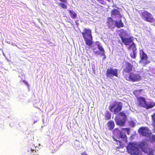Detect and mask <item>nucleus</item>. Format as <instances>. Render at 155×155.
<instances>
[{
    "mask_svg": "<svg viewBox=\"0 0 155 155\" xmlns=\"http://www.w3.org/2000/svg\"><path fill=\"white\" fill-rule=\"evenodd\" d=\"M148 144L145 140L140 142L138 144L133 143H129L127 147V152L131 155H141V153L138 148L139 147L141 150L145 153H147L149 151Z\"/></svg>",
    "mask_w": 155,
    "mask_h": 155,
    "instance_id": "obj_1",
    "label": "nucleus"
},
{
    "mask_svg": "<svg viewBox=\"0 0 155 155\" xmlns=\"http://www.w3.org/2000/svg\"><path fill=\"white\" fill-rule=\"evenodd\" d=\"M123 106L122 102L115 101L112 104L110 105L109 109L110 112H113L114 114L119 113V116L123 117L124 119H125L126 118L125 114L123 112H120L122 110Z\"/></svg>",
    "mask_w": 155,
    "mask_h": 155,
    "instance_id": "obj_2",
    "label": "nucleus"
},
{
    "mask_svg": "<svg viewBox=\"0 0 155 155\" xmlns=\"http://www.w3.org/2000/svg\"><path fill=\"white\" fill-rule=\"evenodd\" d=\"M137 105L140 107H143L146 109L152 108L155 106V102L151 101L148 104L145 98L141 97H137Z\"/></svg>",
    "mask_w": 155,
    "mask_h": 155,
    "instance_id": "obj_3",
    "label": "nucleus"
},
{
    "mask_svg": "<svg viewBox=\"0 0 155 155\" xmlns=\"http://www.w3.org/2000/svg\"><path fill=\"white\" fill-rule=\"evenodd\" d=\"M81 33L82 36L87 46H90L93 44L92 36L91 30L89 29L85 28Z\"/></svg>",
    "mask_w": 155,
    "mask_h": 155,
    "instance_id": "obj_4",
    "label": "nucleus"
},
{
    "mask_svg": "<svg viewBox=\"0 0 155 155\" xmlns=\"http://www.w3.org/2000/svg\"><path fill=\"white\" fill-rule=\"evenodd\" d=\"M138 12L141 18L144 21L150 23L154 21V18L151 13L146 10L139 11Z\"/></svg>",
    "mask_w": 155,
    "mask_h": 155,
    "instance_id": "obj_5",
    "label": "nucleus"
},
{
    "mask_svg": "<svg viewBox=\"0 0 155 155\" xmlns=\"http://www.w3.org/2000/svg\"><path fill=\"white\" fill-rule=\"evenodd\" d=\"M125 78L127 80L129 81H131L133 82H137L140 81L141 79V77L138 74L135 73L134 72L130 73L129 76L126 75Z\"/></svg>",
    "mask_w": 155,
    "mask_h": 155,
    "instance_id": "obj_6",
    "label": "nucleus"
},
{
    "mask_svg": "<svg viewBox=\"0 0 155 155\" xmlns=\"http://www.w3.org/2000/svg\"><path fill=\"white\" fill-rule=\"evenodd\" d=\"M105 74L107 78L112 79L114 76L118 77V70L117 69H113L111 67L107 69Z\"/></svg>",
    "mask_w": 155,
    "mask_h": 155,
    "instance_id": "obj_7",
    "label": "nucleus"
},
{
    "mask_svg": "<svg viewBox=\"0 0 155 155\" xmlns=\"http://www.w3.org/2000/svg\"><path fill=\"white\" fill-rule=\"evenodd\" d=\"M122 67L123 69L122 73L125 76L127 73H129L132 71L133 65L130 62L126 61Z\"/></svg>",
    "mask_w": 155,
    "mask_h": 155,
    "instance_id": "obj_8",
    "label": "nucleus"
},
{
    "mask_svg": "<svg viewBox=\"0 0 155 155\" xmlns=\"http://www.w3.org/2000/svg\"><path fill=\"white\" fill-rule=\"evenodd\" d=\"M138 133L143 137H149L151 134V131L147 127H141L138 130Z\"/></svg>",
    "mask_w": 155,
    "mask_h": 155,
    "instance_id": "obj_9",
    "label": "nucleus"
},
{
    "mask_svg": "<svg viewBox=\"0 0 155 155\" xmlns=\"http://www.w3.org/2000/svg\"><path fill=\"white\" fill-rule=\"evenodd\" d=\"M140 60L139 61L140 63H143L144 66H145L150 63V62L148 61H146L144 62H143V61L147 60L148 57L147 54L144 52L143 50H140Z\"/></svg>",
    "mask_w": 155,
    "mask_h": 155,
    "instance_id": "obj_10",
    "label": "nucleus"
},
{
    "mask_svg": "<svg viewBox=\"0 0 155 155\" xmlns=\"http://www.w3.org/2000/svg\"><path fill=\"white\" fill-rule=\"evenodd\" d=\"M128 49L132 50L133 53H131L130 55L132 58L135 59L137 56V48L134 42H133L132 44L129 46Z\"/></svg>",
    "mask_w": 155,
    "mask_h": 155,
    "instance_id": "obj_11",
    "label": "nucleus"
},
{
    "mask_svg": "<svg viewBox=\"0 0 155 155\" xmlns=\"http://www.w3.org/2000/svg\"><path fill=\"white\" fill-rule=\"evenodd\" d=\"M113 132L116 136H117V134L118 135L119 134V137L120 138L123 139L125 142H127V137L125 133L122 132L117 128L114 129Z\"/></svg>",
    "mask_w": 155,
    "mask_h": 155,
    "instance_id": "obj_12",
    "label": "nucleus"
},
{
    "mask_svg": "<svg viewBox=\"0 0 155 155\" xmlns=\"http://www.w3.org/2000/svg\"><path fill=\"white\" fill-rule=\"evenodd\" d=\"M120 36L122 42L126 45H129L130 43L133 42V39L131 37L124 38L121 35H120Z\"/></svg>",
    "mask_w": 155,
    "mask_h": 155,
    "instance_id": "obj_13",
    "label": "nucleus"
},
{
    "mask_svg": "<svg viewBox=\"0 0 155 155\" xmlns=\"http://www.w3.org/2000/svg\"><path fill=\"white\" fill-rule=\"evenodd\" d=\"M98 48L100 51V52H99L98 51H94L95 54L96 55H98L100 54L101 56H104V59L105 58V55L104 52L105 51L103 48L99 44H98L97 45Z\"/></svg>",
    "mask_w": 155,
    "mask_h": 155,
    "instance_id": "obj_14",
    "label": "nucleus"
},
{
    "mask_svg": "<svg viewBox=\"0 0 155 155\" xmlns=\"http://www.w3.org/2000/svg\"><path fill=\"white\" fill-rule=\"evenodd\" d=\"M107 124L108 129L110 130H112L114 127V122L113 120L108 121Z\"/></svg>",
    "mask_w": 155,
    "mask_h": 155,
    "instance_id": "obj_15",
    "label": "nucleus"
},
{
    "mask_svg": "<svg viewBox=\"0 0 155 155\" xmlns=\"http://www.w3.org/2000/svg\"><path fill=\"white\" fill-rule=\"evenodd\" d=\"M107 23L109 27H112L114 24V21L113 18L111 17H108L107 18Z\"/></svg>",
    "mask_w": 155,
    "mask_h": 155,
    "instance_id": "obj_16",
    "label": "nucleus"
},
{
    "mask_svg": "<svg viewBox=\"0 0 155 155\" xmlns=\"http://www.w3.org/2000/svg\"><path fill=\"white\" fill-rule=\"evenodd\" d=\"M115 121L117 124L120 127H122L124 126L125 119H123L122 120L120 119H117L115 120Z\"/></svg>",
    "mask_w": 155,
    "mask_h": 155,
    "instance_id": "obj_17",
    "label": "nucleus"
},
{
    "mask_svg": "<svg viewBox=\"0 0 155 155\" xmlns=\"http://www.w3.org/2000/svg\"><path fill=\"white\" fill-rule=\"evenodd\" d=\"M68 11L70 16L72 18L75 19L76 18L77 16V14L73 10H68Z\"/></svg>",
    "mask_w": 155,
    "mask_h": 155,
    "instance_id": "obj_18",
    "label": "nucleus"
},
{
    "mask_svg": "<svg viewBox=\"0 0 155 155\" xmlns=\"http://www.w3.org/2000/svg\"><path fill=\"white\" fill-rule=\"evenodd\" d=\"M115 25L118 28L123 27L124 26V23H123L121 20L120 19L119 21H115Z\"/></svg>",
    "mask_w": 155,
    "mask_h": 155,
    "instance_id": "obj_19",
    "label": "nucleus"
},
{
    "mask_svg": "<svg viewBox=\"0 0 155 155\" xmlns=\"http://www.w3.org/2000/svg\"><path fill=\"white\" fill-rule=\"evenodd\" d=\"M113 138L114 141H116L117 145H118V146L117 147L118 148H120L123 147V145L122 144V143L120 141L117 140L115 138L113 137Z\"/></svg>",
    "mask_w": 155,
    "mask_h": 155,
    "instance_id": "obj_20",
    "label": "nucleus"
},
{
    "mask_svg": "<svg viewBox=\"0 0 155 155\" xmlns=\"http://www.w3.org/2000/svg\"><path fill=\"white\" fill-rule=\"evenodd\" d=\"M120 12L116 9H113L111 11V15H119Z\"/></svg>",
    "mask_w": 155,
    "mask_h": 155,
    "instance_id": "obj_21",
    "label": "nucleus"
},
{
    "mask_svg": "<svg viewBox=\"0 0 155 155\" xmlns=\"http://www.w3.org/2000/svg\"><path fill=\"white\" fill-rule=\"evenodd\" d=\"M142 91V89L135 90L134 91V94L136 97L138 96L141 94V92Z\"/></svg>",
    "mask_w": 155,
    "mask_h": 155,
    "instance_id": "obj_22",
    "label": "nucleus"
},
{
    "mask_svg": "<svg viewBox=\"0 0 155 155\" xmlns=\"http://www.w3.org/2000/svg\"><path fill=\"white\" fill-rule=\"evenodd\" d=\"M111 117V114L110 113L109 111L106 112L105 114V119L106 120H109L110 119Z\"/></svg>",
    "mask_w": 155,
    "mask_h": 155,
    "instance_id": "obj_23",
    "label": "nucleus"
},
{
    "mask_svg": "<svg viewBox=\"0 0 155 155\" xmlns=\"http://www.w3.org/2000/svg\"><path fill=\"white\" fill-rule=\"evenodd\" d=\"M152 125L155 126V112L151 115Z\"/></svg>",
    "mask_w": 155,
    "mask_h": 155,
    "instance_id": "obj_24",
    "label": "nucleus"
},
{
    "mask_svg": "<svg viewBox=\"0 0 155 155\" xmlns=\"http://www.w3.org/2000/svg\"><path fill=\"white\" fill-rule=\"evenodd\" d=\"M59 5L62 8L64 9H66L67 8V6L64 3H60L59 4Z\"/></svg>",
    "mask_w": 155,
    "mask_h": 155,
    "instance_id": "obj_25",
    "label": "nucleus"
},
{
    "mask_svg": "<svg viewBox=\"0 0 155 155\" xmlns=\"http://www.w3.org/2000/svg\"><path fill=\"white\" fill-rule=\"evenodd\" d=\"M150 140L151 142L155 141V135H153L150 138Z\"/></svg>",
    "mask_w": 155,
    "mask_h": 155,
    "instance_id": "obj_26",
    "label": "nucleus"
},
{
    "mask_svg": "<svg viewBox=\"0 0 155 155\" xmlns=\"http://www.w3.org/2000/svg\"><path fill=\"white\" fill-rule=\"evenodd\" d=\"M122 129L126 130L127 132V134L128 135L130 134V129L129 128H122Z\"/></svg>",
    "mask_w": 155,
    "mask_h": 155,
    "instance_id": "obj_27",
    "label": "nucleus"
},
{
    "mask_svg": "<svg viewBox=\"0 0 155 155\" xmlns=\"http://www.w3.org/2000/svg\"><path fill=\"white\" fill-rule=\"evenodd\" d=\"M23 82L25 84H26L27 86H29V85L28 82L27 81H25L24 80L23 81Z\"/></svg>",
    "mask_w": 155,
    "mask_h": 155,
    "instance_id": "obj_28",
    "label": "nucleus"
},
{
    "mask_svg": "<svg viewBox=\"0 0 155 155\" xmlns=\"http://www.w3.org/2000/svg\"><path fill=\"white\" fill-rule=\"evenodd\" d=\"M81 155H88L85 151L81 153Z\"/></svg>",
    "mask_w": 155,
    "mask_h": 155,
    "instance_id": "obj_29",
    "label": "nucleus"
},
{
    "mask_svg": "<svg viewBox=\"0 0 155 155\" xmlns=\"http://www.w3.org/2000/svg\"><path fill=\"white\" fill-rule=\"evenodd\" d=\"M148 155H154L152 151H150L148 153Z\"/></svg>",
    "mask_w": 155,
    "mask_h": 155,
    "instance_id": "obj_30",
    "label": "nucleus"
},
{
    "mask_svg": "<svg viewBox=\"0 0 155 155\" xmlns=\"http://www.w3.org/2000/svg\"><path fill=\"white\" fill-rule=\"evenodd\" d=\"M97 0V1H99V2H100V3H101V2H100V1H101V0Z\"/></svg>",
    "mask_w": 155,
    "mask_h": 155,
    "instance_id": "obj_31",
    "label": "nucleus"
},
{
    "mask_svg": "<svg viewBox=\"0 0 155 155\" xmlns=\"http://www.w3.org/2000/svg\"><path fill=\"white\" fill-rule=\"evenodd\" d=\"M132 123H133V126H134V123L133 122H132Z\"/></svg>",
    "mask_w": 155,
    "mask_h": 155,
    "instance_id": "obj_32",
    "label": "nucleus"
},
{
    "mask_svg": "<svg viewBox=\"0 0 155 155\" xmlns=\"http://www.w3.org/2000/svg\"><path fill=\"white\" fill-rule=\"evenodd\" d=\"M154 132H155V130L154 131Z\"/></svg>",
    "mask_w": 155,
    "mask_h": 155,
    "instance_id": "obj_33",
    "label": "nucleus"
}]
</instances>
